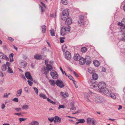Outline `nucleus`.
Here are the masks:
<instances>
[{
    "mask_svg": "<svg viewBox=\"0 0 125 125\" xmlns=\"http://www.w3.org/2000/svg\"><path fill=\"white\" fill-rule=\"evenodd\" d=\"M24 91L26 92L28 91V88L27 87H25L24 88Z\"/></svg>",
    "mask_w": 125,
    "mask_h": 125,
    "instance_id": "nucleus-60",
    "label": "nucleus"
},
{
    "mask_svg": "<svg viewBox=\"0 0 125 125\" xmlns=\"http://www.w3.org/2000/svg\"><path fill=\"white\" fill-rule=\"evenodd\" d=\"M87 51V49L85 47H82L81 49V51L83 53Z\"/></svg>",
    "mask_w": 125,
    "mask_h": 125,
    "instance_id": "nucleus-26",
    "label": "nucleus"
},
{
    "mask_svg": "<svg viewBox=\"0 0 125 125\" xmlns=\"http://www.w3.org/2000/svg\"><path fill=\"white\" fill-rule=\"evenodd\" d=\"M104 100V98L102 97L97 96L95 98V101L96 103L102 102Z\"/></svg>",
    "mask_w": 125,
    "mask_h": 125,
    "instance_id": "nucleus-4",
    "label": "nucleus"
},
{
    "mask_svg": "<svg viewBox=\"0 0 125 125\" xmlns=\"http://www.w3.org/2000/svg\"><path fill=\"white\" fill-rule=\"evenodd\" d=\"M64 95L65 96V98L66 97H68L69 96V94L66 92H65L64 94Z\"/></svg>",
    "mask_w": 125,
    "mask_h": 125,
    "instance_id": "nucleus-59",
    "label": "nucleus"
},
{
    "mask_svg": "<svg viewBox=\"0 0 125 125\" xmlns=\"http://www.w3.org/2000/svg\"><path fill=\"white\" fill-rule=\"evenodd\" d=\"M33 89L35 91V92L36 93V94H38V90L37 89L36 87H34Z\"/></svg>",
    "mask_w": 125,
    "mask_h": 125,
    "instance_id": "nucleus-42",
    "label": "nucleus"
},
{
    "mask_svg": "<svg viewBox=\"0 0 125 125\" xmlns=\"http://www.w3.org/2000/svg\"><path fill=\"white\" fill-rule=\"evenodd\" d=\"M8 40L11 41V42H12L14 41V39L11 37H9L8 38Z\"/></svg>",
    "mask_w": 125,
    "mask_h": 125,
    "instance_id": "nucleus-58",
    "label": "nucleus"
},
{
    "mask_svg": "<svg viewBox=\"0 0 125 125\" xmlns=\"http://www.w3.org/2000/svg\"><path fill=\"white\" fill-rule=\"evenodd\" d=\"M122 23L123 25H125V18L122 19Z\"/></svg>",
    "mask_w": 125,
    "mask_h": 125,
    "instance_id": "nucleus-52",
    "label": "nucleus"
},
{
    "mask_svg": "<svg viewBox=\"0 0 125 125\" xmlns=\"http://www.w3.org/2000/svg\"><path fill=\"white\" fill-rule=\"evenodd\" d=\"M30 125H39V123L38 122L36 121H33L30 124Z\"/></svg>",
    "mask_w": 125,
    "mask_h": 125,
    "instance_id": "nucleus-20",
    "label": "nucleus"
},
{
    "mask_svg": "<svg viewBox=\"0 0 125 125\" xmlns=\"http://www.w3.org/2000/svg\"><path fill=\"white\" fill-rule=\"evenodd\" d=\"M12 101H13L18 102V99L17 98H15L12 100Z\"/></svg>",
    "mask_w": 125,
    "mask_h": 125,
    "instance_id": "nucleus-53",
    "label": "nucleus"
},
{
    "mask_svg": "<svg viewBox=\"0 0 125 125\" xmlns=\"http://www.w3.org/2000/svg\"><path fill=\"white\" fill-rule=\"evenodd\" d=\"M27 82L29 84L30 86H31L32 84L33 83L31 81H30L29 80H28L27 81Z\"/></svg>",
    "mask_w": 125,
    "mask_h": 125,
    "instance_id": "nucleus-44",
    "label": "nucleus"
},
{
    "mask_svg": "<svg viewBox=\"0 0 125 125\" xmlns=\"http://www.w3.org/2000/svg\"><path fill=\"white\" fill-rule=\"evenodd\" d=\"M79 61V63L81 65H83L85 62L84 58L83 57H81Z\"/></svg>",
    "mask_w": 125,
    "mask_h": 125,
    "instance_id": "nucleus-15",
    "label": "nucleus"
},
{
    "mask_svg": "<svg viewBox=\"0 0 125 125\" xmlns=\"http://www.w3.org/2000/svg\"><path fill=\"white\" fill-rule=\"evenodd\" d=\"M67 46L65 45H63L62 46V51L63 52H64L67 50Z\"/></svg>",
    "mask_w": 125,
    "mask_h": 125,
    "instance_id": "nucleus-27",
    "label": "nucleus"
},
{
    "mask_svg": "<svg viewBox=\"0 0 125 125\" xmlns=\"http://www.w3.org/2000/svg\"><path fill=\"white\" fill-rule=\"evenodd\" d=\"M98 75L95 73L94 74L92 75V77L93 78L94 80V83H95V80H97L98 79Z\"/></svg>",
    "mask_w": 125,
    "mask_h": 125,
    "instance_id": "nucleus-18",
    "label": "nucleus"
},
{
    "mask_svg": "<svg viewBox=\"0 0 125 125\" xmlns=\"http://www.w3.org/2000/svg\"><path fill=\"white\" fill-rule=\"evenodd\" d=\"M65 107V106L63 105H59V107L58 108V109H60L61 108H64Z\"/></svg>",
    "mask_w": 125,
    "mask_h": 125,
    "instance_id": "nucleus-45",
    "label": "nucleus"
},
{
    "mask_svg": "<svg viewBox=\"0 0 125 125\" xmlns=\"http://www.w3.org/2000/svg\"><path fill=\"white\" fill-rule=\"evenodd\" d=\"M22 92V90L21 89H20L18 90L17 91V94L16 96L17 97L21 95Z\"/></svg>",
    "mask_w": 125,
    "mask_h": 125,
    "instance_id": "nucleus-23",
    "label": "nucleus"
},
{
    "mask_svg": "<svg viewBox=\"0 0 125 125\" xmlns=\"http://www.w3.org/2000/svg\"><path fill=\"white\" fill-rule=\"evenodd\" d=\"M93 63L94 65L96 67H98L99 65V63L98 61L95 60L93 62Z\"/></svg>",
    "mask_w": 125,
    "mask_h": 125,
    "instance_id": "nucleus-22",
    "label": "nucleus"
},
{
    "mask_svg": "<svg viewBox=\"0 0 125 125\" xmlns=\"http://www.w3.org/2000/svg\"><path fill=\"white\" fill-rule=\"evenodd\" d=\"M34 58L36 60L44 59V57L43 55L36 54L34 56Z\"/></svg>",
    "mask_w": 125,
    "mask_h": 125,
    "instance_id": "nucleus-12",
    "label": "nucleus"
},
{
    "mask_svg": "<svg viewBox=\"0 0 125 125\" xmlns=\"http://www.w3.org/2000/svg\"><path fill=\"white\" fill-rule=\"evenodd\" d=\"M110 95L111 97L113 98L114 99H115L116 98V96L114 94H111Z\"/></svg>",
    "mask_w": 125,
    "mask_h": 125,
    "instance_id": "nucleus-39",
    "label": "nucleus"
},
{
    "mask_svg": "<svg viewBox=\"0 0 125 125\" xmlns=\"http://www.w3.org/2000/svg\"><path fill=\"white\" fill-rule=\"evenodd\" d=\"M46 66V68L47 69L48 71H50L53 69V67L51 65L48 64H47Z\"/></svg>",
    "mask_w": 125,
    "mask_h": 125,
    "instance_id": "nucleus-19",
    "label": "nucleus"
},
{
    "mask_svg": "<svg viewBox=\"0 0 125 125\" xmlns=\"http://www.w3.org/2000/svg\"><path fill=\"white\" fill-rule=\"evenodd\" d=\"M49 81L50 82L51 84L53 86H54L55 85L56 82L54 80H49Z\"/></svg>",
    "mask_w": 125,
    "mask_h": 125,
    "instance_id": "nucleus-31",
    "label": "nucleus"
},
{
    "mask_svg": "<svg viewBox=\"0 0 125 125\" xmlns=\"http://www.w3.org/2000/svg\"><path fill=\"white\" fill-rule=\"evenodd\" d=\"M120 29L121 31H125V25H123L120 27Z\"/></svg>",
    "mask_w": 125,
    "mask_h": 125,
    "instance_id": "nucleus-35",
    "label": "nucleus"
},
{
    "mask_svg": "<svg viewBox=\"0 0 125 125\" xmlns=\"http://www.w3.org/2000/svg\"><path fill=\"white\" fill-rule=\"evenodd\" d=\"M9 95V94H8L7 93H5L4 94L3 97H6L8 98V96Z\"/></svg>",
    "mask_w": 125,
    "mask_h": 125,
    "instance_id": "nucleus-54",
    "label": "nucleus"
},
{
    "mask_svg": "<svg viewBox=\"0 0 125 125\" xmlns=\"http://www.w3.org/2000/svg\"><path fill=\"white\" fill-rule=\"evenodd\" d=\"M95 120L94 118H92V120L91 122L92 123V124L94 125H95Z\"/></svg>",
    "mask_w": 125,
    "mask_h": 125,
    "instance_id": "nucleus-50",
    "label": "nucleus"
},
{
    "mask_svg": "<svg viewBox=\"0 0 125 125\" xmlns=\"http://www.w3.org/2000/svg\"><path fill=\"white\" fill-rule=\"evenodd\" d=\"M56 84L60 88H63L64 86V85L63 82L59 79H57V80Z\"/></svg>",
    "mask_w": 125,
    "mask_h": 125,
    "instance_id": "nucleus-6",
    "label": "nucleus"
},
{
    "mask_svg": "<svg viewBox=\"0 0 125 125\" xmlns=\"http://www.w3.org/2000/svg\"><path fill=\"white\" fill-rule=\"evenodd\" d=\"M51 34L52 36H55V32L54 29H52L50 31Z\"/></svg>",
    "mask_w": 125,
    "mask_h": 125,
    "instance_id": "nucleus-32",
    "label": "nucleus"
},
{
    "mask_svg": "<svg viewBox=\"0 0 125 125\" xmlns=\"http://www.w3.org/2000/svg\"><path fill=\"white\" fill-rule=\"evenodd\" d=\"M77 121L75 124V125H77L79 123L82 124L85 122V121L84 119H77Z\"/></svg>",
    "mask_w": 125,
    "mask_h": 125,
    "instance_id": "nucleus-13",
    "label": "nucleus"
},
{
    "mask_svg": "<svg viewBox=\"0 0 125 125\" xmlns=\"http://www.w3.org/2000/svg\"><path fill=\"white\" fill-rule=\"evenodd\" d=\"M66 32V27L65 26L62 27L61 29V35L62 36H64Z\"/></svg>",
    "mask_w": 125,
    "mask_h": 125,
    "instance_id": "nucleus-8",
    "label": "nucleus"
},
{
    "mask_svg": "<svg viewBox=\"0 0 125 125\" xmlns=\"http://www.w3.org/2000/svg\"><path fill=\"white\" fill-rule=\"evenodd\" d=\"M84 18L83 16H80L79 19L78 21V24L79 25L81 26L84 24Z\"/></svg>",
    "mask_w": 125,
    "mask_h": 125,
    "instance_id": "nucleus-5",
    "label": "nucleus"
},
{
    "mask_svg": "<svg viewBox=\"0 0 125 125\" xmlns=\"http://www.w3.org/2000/svg\"><path fill=\"white\" fill-rule=\"evenodd\" d=\"M15 110L17 112H19L21 111V108H16L15 109Z\"/></svg>",
    "mask_w": 125,
    "mask_h": 125,
    "instance_id": "nucleus-43",
    "label": "nucleus"
},
{
    "mask_svg": "<svg viewBox=\"0 0 125 125\" xmlns=\"http://www.w3.org/2000/svg\"><path fill=\"white\" fill-rule=\"evenodd\" d=\"M22 108L23 109H27L29 108V106L28 105L25 104L23 105Z\"/></svg>",
    "mask_w": 125,
    "mask_h": 125,
    "instance_id": "nucleus-34",
    "label": "nucleus"
},
{
    "mask_svg": "<svg viewBox=\"0 0 125 125\" xmlns=\"http://www.w3.org/2000/svg\"><path fill=\"white\" fill-rule=\"evenodd\" d=\"M94 83H93L92 85H93V88H95L96 90L97 89V87H98L100 90L99 91L100 92H102L103 90H104L106 87V84L104 83L103 82H100L98 85L97 84H95L94 85Z\"/></svg>",
    "mask_w": 125,
    "mask_h": 125,
    "instance_id": "nucleus-1",
    "label": "nucleus"
},
{
    "mask_svg": "<svg viewBox=\"0 0 125 125\" xmlns=\"http://www.w3.org/2000/svg\"><path fill=\"white\" fill-rule=\"evenodd\" d=\"M3 59H5L7 61H9V58L6 55H4Z\"/></svg>",
    "mask_w": 125,
    "mask_h": 125,
    "instance_id": "nucleus-47",
    "label": "nucleus"
},
{
    "mask_svg": "<svg viewBox=\"0 0 125 125\" xmlns=\"http://www.w3.org/2000/svg\"><path fill=\"white\" fill-rule=\"evenodd\" d=\"M25 75L28 79L30 80L31 81H33V79L29 72H26L25 73Z\"/></svg>",
    "mask_w": 125,
    "mask_h": 125,
    "instance_id": "nucleus-9",
    "label": "nucleus"
},
{
    "mask_svg": "<svg viewBox=\"0 0 125 125\" xmlns=\"http://www.w3.org/2000/svg\"><path fill=\"white\" fill-rule=\"evenodd\" d=\"M41 3L42 4V5L46 9V7L45 6V5L42 2H41Z\"/></svg>",
    "mask_w": 125,
    "mask_h": 125,
    "instance_id": "nucleus-64",
    "label": "nucleus"
},
{
    "mask_svg": "<svg viewBox=\"0 0 125 125\" xmlns=\"http://www.w3.org/2000/svg\"><path fill=\"white\" fill-rule=\"evenodd\" d=\"M5 65H6L8 67H10V62H6V63Z\"/></svg>",
    "mask_w": 125,
    "mask_h": 125,
    "instance_id": "nucleus-49",
    "label": "nucleus"
},
{
    "mask_svg": "<svg viewBox=\"0 0 125 125\" xmlns=\"http://www.w3.org/2000/svg\"><path fill=\"white\" fill-rule=\"evenodd\" d=\"M7 69V65L5 64L3 65L1 68V69L2 71H5Z\"/></svg>",
    "mask_w": 125,
    "mask_h": 125,
    "instance_id": "nucleus-29",
    "label": "nucleus"
},
{
    "mask_svg": "<svg viewBox=\"0 0 125 125\" xmlns=\"http://www.w3.org/2000/svg\"><path fill=\"white\" fill-rule=\"evenodd\" d=\"M60 42L61 43H63L64 41L63 40V39H65V38L64 37H60Z\"/></svg>",
    "mask_w": 125,
    "mask_h": 125,
    "instance_id": "nucleus-46",
    "label": "nucleus"
},
{
    "mask_svg": "<svg viewBox=\"0 0 125 125\" xmlns=\"http://www.w3.org/2000/svg\"><path fill=\"white\" fill-rule=\"evenodd\" d=\"M5 107V106L4 104H3L1 105V108L2 109H3Z\"/></svg>",
    "mask_w": 125,
    "mask_h": 125,
    "instance_id": "nucleus-63",
    "label": "nucleus"
},
{
    "mask_svg": "<svg viewBox=\"0 0 125 125\" xmlns=\"http://www.w3.org/2000/svg\"><path fill=\"white\" fill-rule=\"evenodd\" d=\"M103 92L107 96H108L111 94V92L107 89H106L105 90H104L103 91Z\"/></svg>",
    "mask_w": 125,
    "mask_h": 125,
    "instance_id": "nucleus-17",
    "label": "nucleus"
},
{
    "mask_svg": "<svg viewBox=\"0 0 125 125\" xmlns=\"http://www.w3.org/2000/svg\"><path fill=\"white\" fill-rule=\"evenodd\" d=\"M118 25L121 26V27L123 25V24L122 23V21H121V22H118Z\"/></svg>",
    "mask_w": 125,
    "mask_h": 125,
    "instance_id": "nucleus-62",
    "label": "nucleus"
},
{
    "mask_svg": "<svg viewBox=\"0 0 125 125\" xmlns=\"http://www.w3.org/2000/svg\"><path fill=\"white\" fill-rule=\"evenodd\" d=\"M81 57L80 55L78 54H75L74 56V59L75 61H79Z\"/></svg>",
    "mask_w": 125,
    "mask_h": 125,
    "instance_id": "nucleus-16",
    "label": "nucleus"
},
{
    "mask_svg": "<svg viewBox=\"0 0 125 125\" xmlns=\"http://www.w3.org/2000/svg\"><path fill=\"white\" fill-rule=\"evenodd\" d=\"M61 2L64 5H66L67 4V2L66 0H61Z\"/></svg>",
    "mask_w": 125,
    "mask_h": 125,
    "instance_id": "nucleus-37",
    "label": "nucleus"
},
{
    "mask_svg": "<svg viewBox=\"0 0 125 125\" xmlns=\"http://www.w3.org/2000/svg\"><path fill=\"white\" fill-rule=\"evenodd\" d=\"M62 16H61L62 20H65L66 18H67L69 16V13L68 10H63L62 12Z\"/></svg>",
    "mask_w": 125,
    "mask_h": 125,
    "instance_id": "nucleus-2",
    "label": "nucleus"
},
{
    "mask_svg": "<svg viewBox=\"0 0 125 125\" xmlns=\"http://www.w3.org/2000/svg\"><path fill=\"white\" fill-rule=\"evenodd\" d=\"M42 29V32L43 33H45L46 27V26L44 25H43L41 26Z\"/></svg>",
    "mask_w": 125,
    "mask_h": 125,
    "instance_id": "nucleus-21",
    "label": "nucleus"
},
{
    "mask_svg": "<svg viewBox=\"0 0 125 125\" xmlns=\"http://www.w3.org/2000/svg\"><path fill=\"white\" fill-rule=\"evenodd\" d=\"M54 119V118L53 117L51 118L49 117L48 118V120L51 122H52L53 121Z\"/></svg>",
    "mask_w": 125,
    "mask_h": 125,
    "instance_id": "nucleus-40",
    "label": "nucleus"
},
{
    "mask_svg": "<svg viewBox=\"0 0 125 125\" xmlns=\"http://www.w3.org/2000/svg\"><path fill=\"white\" fill-rule=\"evenodd\" d=\"M66 21H65V23L66 25H70L72 22V20L70 18H66L65 19Z\"/></svg>",
    "mask_w": 125,
    "mask_h": 125,
    "instance_id": "nucleus-11",
    "label": "nucleus"
},
{
    "mask_svg": "<svg viewBox=\"0 0 125 125\" xmlns=\"http://www.w3.org/2000/svg\"><path fill=\"white\" fill-rule=\"evenodd\" d=\"M92 118H88L87 119V124H90L91 123Z\"/></svg>",
    "mask_w": 125,
    "mask_h": 125,
    "instance_id": "nucleus-38",
    "label": "nucleus"
},
{
    "mask_svg": "<svg viewBox=\"0 0 125 125\" xmlns=\"http://www.w3.org/2000/svg\"><path fill=\"white\" fill-rule=\"evenodd\" d=\"M65 56L66 59L68 60L70 59H71V53L69 52L66 51L65 53Z\"/></svg>",
    "mask_w": 125,
    "mask_h": 125,
    "instance_id": "nucleus-10",
    "label": "nucleus"
},
{
    "mask_svg": "<svg viewBox=\"0 0 125 125\" xmlns=\"http://www.w3.org/2000/svg\"><path fill=\"white\" fill-rule=\"evenodd\" d=\"M26 119V118H19V120H20V122L21 123L22 121H24Z\"/></svg>",
    "mask_w": 125,
    "mask_h": 125,
    "instance_id": "nucleus-41",
    "label": "nucleus"
},
{
    "mask_svg": "<svg viewBox=\"0 0 125 125\" xmlns=\"http://www.w3.org/2000/svg\"><path fill=\"white\" fill-rule=\"evenodd\" d=\"M44 71H44L43 73L45 74L46 75L48 73H49V71L48 69L46 68V67H44L43 69Z\"/></svg>",
    "mask_w": 125,
    "mask_h": 125,
    "instance_id": "nucleus-24",
    "label": "nucleus"
},
{
    "mask_svg": "<svg viewBox=\"0 0 125 125\" xmlns=\"http://www.w3.org/2000/svg\"><path fill=\"white\" fill-rule=\"evenodd\" d=\"M67 76L69 78V79L71 80H72L73 79V77L70 74H68V75Z\"/></svg>",
    "mask_w": 125,
    "mask_h": 125,
    "instance_id": "nucleus-48",
    "label": "nucleus"
},
{
    "mask_svg": "<svg viewBox=\"0 0 125 125\" xmlns=\"http://www.w3.org/2000/svg\"><path fill=\"white\" fill-rule=\"evenodd\" d=\"M3 48L4 50H6L7 49V47L6 45H3Z\"/></svg>",
    "mask_w": 125,
    "mask_h": 125,
    "instance_id": "nucleus-61",
    "label": "nucleus"
},
{
    "mask_svg": "<svg viewBox=\"0 0 125 125\" xmlns=\"http://www.w3.org/2000/svg\"><path fill=\"white\" fill-rule=\"evenodd\" d=\"M47 100L48 101L51 103L53 104H56V102H53L48 98H47Z\"/></svg>",
    "mask_w": 125,
    "mask_h": 125,
    "instance_id": "nucleus-33",
    "label": "nucleus"
},
{
    "mask_svg": "<svg viewBox=\"0 0 125 125\" xmlns=\"http://www.w3.org/2000/svg\"><path fill=\"white\" fill-rule=\"evenodd\" d=\"M85 62L86 65H88L91 62L92 60L90 57L88 56H86L84 58Z\"/></svg>",
    "mask_w": 125,
    "mask_h": 125,
    "instance_id": "nucleus-7",
    "label": "nucleus"
},
{
    "mask_svg": "<svg viewBox=\"0 0 125 125\" xmlns=\"http://www.w3.org/2000/svg\"><path fill=\"white\" fill-rule=\"evenodd\" d=\"M64 93L63 92H61L60 93V95L63 97L65 98V96L64 95Z\"/></svg>",
    "mask_w": 125,
    "mask_h": 125,
    "instance_id": "nucleus-55",
    "label": "nucleus"
},
{
    "mask_svg": "<svg viewBox=\"0 0 125 125\" xmlns=\"http://www.w3.org/2000/svg\"><path fill=\"white\" fill-rule=\"evenodd\" d=\"M51 75L52 77L54 79H57L58 77V74L56 71L52 70L51 72Z\"/></svg>",
    "mask_w": 125,
    "mask_h": 125,
    "instance_id": "nucleus-3",
    "label": "nucleus"
},
{
    "mask_svg": "<svg viewBox=\"0 0 125 125\" xmlns=\"http://www.w3.org/2000/svg\"><path fill=\"white\" fill-rule=\"evenodd\" d=\"M13 55L14 54L13 53H11L9 55V58L10 59V62H11L13 61Z\"/></svg>",
    "mask_w": 125,
    "mask_h": 125,
    "instance_id": "nucleus-25",
    "label": "nucleus"
},
{
    "mask_svg": "<svg viewBox=\"0 0 125 125\" xmlns=\"http://www.w3.org/2000/svg\"><path fill=\"white\" fill-rule=\"evenodd\" d=\"M4 55L3 53L1 52H0V59H3Z\"/></svg>",
    "mask_w": 125,
    "mask_h": 125,
    "instance_id": "nucleus-36",
    "label": "nucleus"
},
{
    "mask_svg": "<svg viewBox=\"0 0 125 125\" xmlns=\"http://www.w3.org/2000/svg\"><path fill=\"white\" fill-rule=\"evenodd\" d=\"M39 6L41 8V12H44V10L43 9V7L41 5H39Z\"/></svg>",
    "mask_w": 125,
    "mask_h": 125,
    "instance_id": "nucleus-51",
    "label": "nucleus"
},
{
    "mask_svg": "<svg viewBox=\"0 0 125 125\" xmlns=\"http://www.w3.org/2000/svg\"><path fill=\"white\" fill-rule=\"evenodd\" d=\"M7 72L8 73H13V71L12 69L10 67H8V70Z\"/></svg>",
    "mask_w": 125,
    "mask_h": 125,
    "instance_id": "nucleus-30",
    "label": "nucleus"
},
{
    "mask_svg": "<svg viewBox=\"0 0 125 125\" xmlns=\"http://www.w3.org/2000/svg\"><path fill=\"white\" fill-rule=\"evenodd\" d=\"M55 120L54 121V122L55 123L58 122L60 123L61 121V119L59 117L57 116H55L54 117Z\"/></svg>",
    "mask_w": 125,
    "mask_h": 125,
    "instance_id": "nucleus-14",
    "label": "nucleus"
},
{
    "mask_svg": "<svg viewBox=\"0 0 125 125\" xmlns=\"http://www.w3.org/2000/svg\"><path fill=\"white\" fill-rule=\"evenodd\" d=\"M66 29H67V31H68V32H69L70 31V29L71 28V27L70 26H67L66 27Z\"/></svg>",
    "mask_w": 125,
    "mask_h": 125,
    "instance_id": "nucleus-56",
    "label": "nucleus"
},
{
    "mask_svg": "<svg viewBox=\"0 0 125 125\" xmlns=\"http://www.w3.org/2000/svg\"><path fill=\"white\" fill-rule=\"evenodd\" d=\"M73 74L76 77H78V75L76 73L75 71H73Z\"/></svg>",
    "mask_w": 125,
    "mask_h": 125,
    "instance_id": "nucleus-57",
    "label": "nucleus"
},
{
    "mask_svg": "<svg viewBox=\"0 0 125 125\" xmlns=\"http://www.w3.org/2000/svg\"><path fill=\"white\" fill-rule=\"evenodd\" d=\"M39 95L40 97L42 98L43 99H45L47 98L46 95L42 93L40 94Z\"/></svg>",
    "mask_w": 125,
    "mask_h": 125,
    "instance_id": "nucleus-28",
    "label": "nucleus"
}]
</instances>
